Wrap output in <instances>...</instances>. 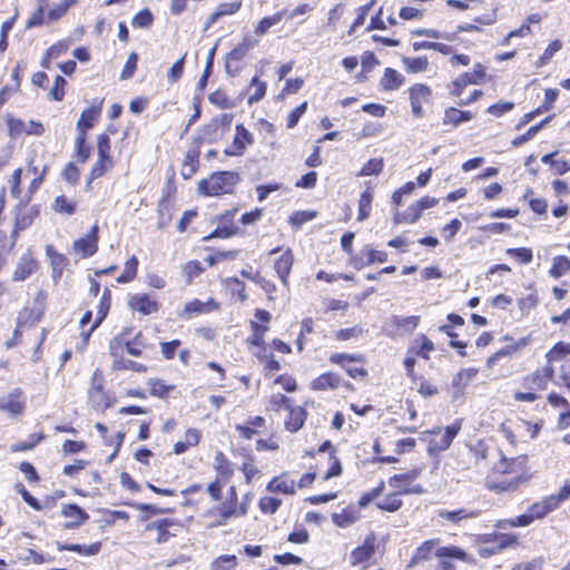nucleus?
Returning a JSON list of instances; mask_svg holds the SVG:
<instances>
[{
    "label": "nucleus",
    "instance_id": "1",
    "mask_svg": "<svg viewBox=\"0 0 570 570\" xmlns=\"http://www.w3.org/2000/svg\"><path fill=\"white\" fill-rule=\"evenodd\" d=\"M239 180V175L235 171L214 173L209 178L198 183V191L206 196L229 194Z\"/></svg>",
    "mask_w": 570,
    "mask_h": 570
},
{
    "label": "nucleus",
    "instance_id": "2",
    "mask_svg": "<svg viewBox=\"0 0 570 570\" xmlns=\"http://www.w3.org/2000/svg\"><path fill=\"white\" fill-rule=\"evenodd\" d=\"M236 135L230 147L225 149L227 156H242L247 146L254 142L253 134L242 124L236 125Z\"/></svg>",
    "mask_w": 570,
    "mask_h": 570
},
{
    "label": "nucleus",
    "instance_id": "3",
    "mask_svg": "<svg viewBox=\"0 0 570 570\" xmlns=\"http://www.w3.org/2000/svg\"><path fill=\"white\" fill-rule=\"evenodd\" d=\"M342 385L348 390L353 389L351 383L344 382L341 375L333 372L321 374L311 382V389L315 391L336 390Z\"/></svg>",
    "mask_w": 570,
    "mask_h": 570
},
{
    "label": "nucleus",
    "instance_id": "4",
    "mask_svg": "<svg viewBox=\"0 0 570 570\" xmlns=\"http://www.w3.org/2000/svg\"><path fill=\"white\" fill-rule=\"evenodd\" d=\"M98 225H94L88 235L73 243V250L86 258L92 256L98 249Z\"/></svg>",
    "mask_w": 570,
    "mask_h": 570
},
{
    "label": "nucleus",
    "instance_id": "5",
    "mask_svg": "<svg viewBox=\"0 0 570 570\" xmlns=\"http://www.w3.org/2000/svg\"><path fill=\"white\" fill-rule=\"evenodd\" d=\"M37 215L38 210L35 208L23 207L19 209V212L16 215L14 227L11 234L12 239L10 245L8 246V250H11L13 248L19 233L28 228L32 224Z\"/></svg>",
    "mask_w": 570,
    "mask_h": 570
},
{
    "label": "nucleus",
    "instance_id": "6",
    "mask_svg": "<svg viewBox=\"0 0 570 570\" xmlns=\"http://www.w3.org/2000/svg\"><path fill=\"white\" fill-rule=\"evenodd\" d=\"M128 305L131 309L137 311L142 315H150L159 309L158 302L151 298L148 294L131 295L128 299Z\"/></svg>",
    "mask_w": 570,
    "mask_h": 570
},
{
    "label": "nucleus",
    "instance_id": "7",
    "mask_svg": "<svg viewBox=\"0 0 570 570\" xmlns=\"http://www.w3.org/2000/svg\"><path fill=\"white\" fill-rule=\"evenodd\" d=\"M0 410L12 415H20L24 410V397L21 390L16 389L9 394L0 397Z\"/></svg>",
    "mask_w": 570,
    "mask_h": 570
},
{
    "label": "nucleus",
    "instance_id": "8",
    "mask_svg": "<svg viewBox=\"0 0 570 570\" xmlns=\"http://www.w3.org/2000/svg\"><path fill=\"white\" fill-rule=\"evenodd\" d=\"M89 400L91 405L97 411H102L110 406L109 399L105 395L102 390L101 377L95 373L91 379V385L89 389Z\"/></svg>",
    "mask_w": 570,
    "mask_h": 570
},
{
    "label": "nucleus",
    "instance_id": "9",
    "mask_svg": "<svg viewBox=\"0 0 570 570\" xmlns=\"http://www.w3.org/2000/svg\"><path fill=\"white\" fill-rule=\"evenodd\" d=\"M252 46L253 45L249 41L245 40L243 43L227 53L225 68L229 76L234 77L238 73L239 66L237 62H239L247 55Z\"/></svg>",
    "mask_w": 570,
    "mask_h": 570
},
{
    "label": "nucleus",
    "instance_id": "10",
    "mask_svg": "<svg viewBox=\"0 0 570 570\" xmlns=\"http://www.w3.org/2000/svg\"><path fill=\"white\" fill-rule=\"evenodd\" d=\"M553 374L552 367H546L538 370L530 375H527L522 380L523 387L531 391H542L547 387V381Z\"/></svg>",
    "mask_w": 570,
    "mask_h": 570
},
{
    "label": "nucleus",
    "instance_id": "11",
    "mask_svg": "<svg viewBox=\"0 0 570 570\" xmlns=\"http://www.w3.org/2000/svg\"><path fill=\"white\" fill-rule=\"evenodd\" d=\"M116 344H119L118 338H114L109 345L110 354L114 357V364H112L114 370H117V371L129 370V371L138 372V373L147 371L146 365H144L141 363H137L132 360L124 358V357L119 356L116 352V346H115Z\"/></svg>",
    "mask_w": 570,
    "mask_h": 570
},
{
    "label": "nucleus",
    "instance_id": "12",
    "mask_svg": "<svg viewBox=\"0 0 570 570\" xmlns=\"http://www.w3.org/2000/svg\"><path fill=\"white\" fill-rule=\"evenodd\" d=\"M61 514L70 521L63 524L65 529H75L80 527L83 522L89 519L88 513L77 504H63Z\"/></svg>",
    "mask_w": 570,
    "mask_h": 570
},
{
    "label": "nucleus",
    "instance_id": "13",
    "mask_svg": "<svg viewBox=\"0 0 570 570\" xmlns=\"http://www.w3.org/2000/svg\"><path fill=\"white\" fill-rule=\"evenodd\" d=\"M375 552V538L373 535L366 537L364 543L355 548L351 552V563L353 566L368 561Z\"/></svg>",
    "mask_w": 570,
    "mask_h": 570
},
{
    "label": "nucleus",
    "instance_id": "14",
    "mask_svg": "<svg viewBox=\"0 0 570 570\" xmlns=\"http://www.w3.org/2000/svg\"><path fill=\"white\" fill-rule=\"evenodd\" d=\"M38 268V263L30 255L22 256L12 274L14 282H22L30 277Z\"/></svg>",
    "mask_w": 570,
    "mask_h": 570
},
{
    "label": "nucleus",
    "instance_id": "15",
    "mask_svg": "<svg viewBox=\"0 0 570 570\" xmlns=\"http://www.w3.org/2000/svg\"><path fill=\"white\" fill-rule=\"evenodd\" d=\"M485 67L481 63H475L473 70L470 72H464L460 75L454 81L453 85L459 87H466L469 85H479L485 78Z\"/></svg>",
    "mask_w": 570,
    "mask_h": 570
},
{
    "label": "nucleus",
    "instance_id": "16",
    "mask_svg": "<svg viewBox=\"0 0 570 570\" xmlns=\"http://www.w3.org/2000/svg\"><path fill=\"white\" fill-rule=\"evenodd\" d=\"M294 263V256L291 249H286L275 262L274 268L284 286L288 285V276Z\"/></svg>",
    "mask_w": 570,
    "mask_h": 570
},
{
    "label": "nucleus",
    "instance_id": "17",
    "mask_svg": "<svg viewBox=\"0 0 570 570\" xmlns=\"http://www.w3.org/2000/svg\"><path fill=\"white\" fill-rule=\"evenodd\" d=\"M111 293L108 288H105L102 295L99 301L97 318L90 330L83 334V340L87 343L90 334L100 325V323L106 318L109 308H110Z\"/></svg>",
    "mask_w": 570,
    "mask_h": 570
},
{
    "label": "nucleus",
    "instance_id": "18",
    "mask_svg": "<svg viewBox=\"0 0 570 570\" xmlns=\"http://www.w3.org/2000/svg\"><path fill=\"white\" fill-rule=\"evenodd\" d=\"M438 515L453 524H458L466 519H475L480 515L478 510L459 509L456 511L439 510Z\"/></svg>",
    "mask_w": 570,
    "mask_h": 570
},
{
    "label": "nucleus",
    "instance_id": "19",
    "mask_svg": "<svg viewBox=\"0 0 570 570\" xmlns=\"http://www.w3.org/2000/svg\"><path fill=\"white\" fill-rule=\"evenodd\" d=\"M403 82L404 77L392 68H386L383 77L381 78V86L385 90H396L403 85Z\"/></svg>",
    "mask_w": 570,
    "mask_h": 570
},
{
    "label": "nucleus",
    "instance_id": "20",
    "mask_svg": "<svg viewBox=\"0 0 570 570\" xmlns=\"http://www.w3.org/2000/svg\"><path fill=\"white\" fill-rule=\"evenodd\" d=\"M269 492L295 493V482L285 475L274 478L267 485Z\"/></svg>",
    "mask_w": 570,
    "mask_h": 570
},
{
    "label": "nucleus",
    "instance_id": "21",
    "mask_svg": "<svg viewBox=\"0 0 570 570\" xmlns=\"http://www.w3.org/2000/svg\"><path fill=\"white\" fill-rule=\"evenodd\" d=\"M100 542H95L89 546H81V544H65L57 542V548L59 551H73L80 554L85 556H96L100 551Z\"/></svg>",
    "mask_w": 570,
    "mask_h": 570
},
{
    "label": "nucleus",
    "instance_id": "22",
    "mask_svg": "<svg viewBox=\"0 0 570 570\" xmlns=\"http://www.w3.org/2000/svg\"><path fill=\"white\" fill-rule=\"evenodd\" d=\"M525 466V458L505 459L502 458L497 469L501 473H522Z\"/></svg>",
    "mask_w": 570,
    "mask_h": 570
},
{
    "label": "nucleus",
    "instance_id": "23",
    "mask_svg": "<svg viewBox=\"0 0 570 570\" xmlns=\"http://www.w3.org/2000/svg\"><path fill=\"white\" fill-rule=\"evenodd\" d=\"M175 523L169 519H161L154 521L147 525L148 530H156L158 532L157 535V543H164L166 542L171 533L169 532V527L174 525Z\"/></svg>",
    "mask_w": 570,
    "mask_h": 570
},
{
    "label": "nucleus",
    "instance_id": "24",
    "mask_svg": "<svg viewBox=\"0 0 570 570\" xmlns=\"http://www.w3.org/2000/svg\"><path fill=\"white\" fill-rule=\"evenodd\" d=\"M553 498H550V495L546 499H543L540 502L533 503L529 511L531 512L532 517L535 519H541L546 517L549 512L557 509L556 503L553 501Z\"/></svg>",
    "mask_w": 570,
    "mask_h": 570
},
{
    "label": "nucleus",
    "instance_id": "25",
    "mask_svg": "<svg viewBox=\"0 0 570 570\" xmlns=\"http://www.w3.org/2000/svg\"><path fill=\"white\" fill-rule=\"evenodd\" d=\"M289 416L286 420V429L292 432L298 431L305 421V411L302 407H291L289 406Z\"/></svg>",
    "mask_w": 570,
    "mask_h": 570
},
{
    "label": "nucleus",
    "instance_id": "26",
    "mask_svg": "<svg viewBox=\"0 0 570 570\" xmlns=\"http://www.w3.org/2000/svg\"><path fill=\"white\" fill-rule=\"evenodd\" d=\"M217 307H218V305L214 301L203 303L198 299H194V301L189 302L188 304H186L184 313L188 317H191L195 314L209 312L212 309H216Z\"/></svg>",
    "mask_w": 570,
    "mask_h": 570
},
{
    "label": "nucleus",
    "instance_id": "27",
    "mask_svg": "<svg viewBox=\"0 0 570 570\" xmlns=\"http://www.w3.org/2000/svg\"><path fill=\"white\" fill-rule=\"evenodd\" d=\"M402 62L404 65L405 70L411 73L424 72L428 70L429 67V60L426 57H403Z\"/></svg>",
    "mask_w": 570,
    "mask_h": 570
},
{
    "label": "nucleus",
    "instance_id": "28",
    "mask_svg": "<svg viewBox=\"0 0 570 570\" xmlns=\"http://www.w3.org/2000/svg\"><path fill=\"white\" fill-rule=\"evenodd\" d=\"M372 202H373V193L370 188H367L361 194V197L358 200L357 220L363 222L370 217Z\"/></svg>",
    "mask_w": 570,
    "mask_h": 570
},
{
    "label": "nucleus",
    "instance_id": "29",
    "mask_svg": "<svg viewBox=\"0 0 570 570\" xmlns=\"http://www.w3.org/2000/svg\"><path fill=\"white\" fill-rule=\"evenodd\" d=\"M214 468L224 478H230L234 473L233 463L220 451L215 455Z\"/></svg>",
    "mask_w": 570,
    "mask_h": 570
},
{
    "label": "nucleus",
    "instance_id": "30",
    "mask_svg": "<svg viewBox=\"0 0 570 570\" xmlns=\"http://www.w3.org/2000/svg\"><path fill=\"white\" fill-rule=\"evenodd\" d=\"M570 271V259L567 256H557L553 258L549 274L553 278H559Z\"/></svg>",
    "mask_w": 570,
    "mask_h": 570
},
{
    "label": "nucleus",
    "instance_id": "31",
    "mask_svg": "<svg viewBox=\"0 0 570 570\" xmlns=\"http://www.w3.org/2000/svg\"><path fill=\"white\" fill-rule=\"evenodd\" d=\"M357 520V515L355 512L344 509L341 512L332 514V521L335 525L340 528H346L353 524Z\"/></svg>",
    "mask_w": 570,
    "mask_h": 570
},
{
    "label": "nucleus",
    "instance_id": "32",
    "mask_svg": "<svg viewBox=\"0 0 570 570\" xmlns=\"http://www.w3.org/2000/svg\"><path fill=\"white\" fill-rule=\"evenodd\" d=\"M401 494V491L389 494L383 501L377 503V508L389 512L397 511L402 507Z\"/></svg>",
    "mask_w": 570,
    "mask_h": 570
},
{
    "label": "nucleus",
    "instance_id": "33",
    "mask_svg": "<svg viewBox=\"0 0 570 570\" xmlns=\"http://www.w3.org/2000/svg\"><path fill=\"white\" fill-rule=\"evenodd\" d=\"M99 109L89 108L82 111L80 118L77 121V129L79 132L83 130L86 134V129H89L94 126V121L97 118Z\"/></svg>",
    "mask_w": 570,
    "mask_h": 570
},
{
    "label": "nucleus",
    "instance_id": "34",
    "mask_svg": "<svg viewBox=\"0 0 570 570\" xmlns=\"http://www.w3.org/2000/svg\"><path fill=\"white\" fill-rule=\"evenodd\" d=\"M476 374L478 370L473 367L461 370L453 377L452 384L454 387L463 389L475 377Z\"/></svg>",
    "mask_w": 570,
    "mask_h": 570
},
{
    "label": "nucleus",
    "instance_id": "35",
    "mask_svg": "<svg viewBox=\"0 0 570 570\" xmlns=\"http://www.w3.org/2000/svg\"><path fill=\"white\" fill-rule=\"evenodd\" d=\"M570 354V344L564 342L557 343L547 354L546 357L549 363L560 361Z\"/></svg>",
    "mask_w": 570,
    "mask_h": 570
},
{
    "label": "nucleus",
    "instance_id": "36",
    "mask_svg": "<svg viewBox=\"0 0 570 570\" xmlns=\"http://www.w3.org/2000/svg\"><path fill=\"white\" fill-rule=\"evenodd\" d=\"M148 385L150 387V394L158 397L167 396L168 393L175 389L174 385H166L159 379H150Z\"/></svg>",
    "mask_w": 570,
    "mask_h": 570
},
{
    "label": "nucleus",
    "instance_id": "37",
    "mask_svg": "<svg viewBox=\"0 0 570 570\" xmlns=\"http://www.w3.org/2000/svg\"><path fill=\"white\" fill-rule=\"evenodd\" d=\"M138 259L136 256L130 257L125 264V271L117 277L118 283H127L135 278L137 273Z\"/></svg>",
    "mask_w": 570,
    "mask_h": 570
},
{
    "label": "nucleus",
    "instance_id": "38",
    "mask_svg": "<svg viewBox=\"0 0 570 570\" xmlns=\"http://www.w3.org/2000/svg\"><path fill=\"white\" fill-rule=\"evenodd\" d=\"M52 207L57 213L71 215L76 210V203L69 200L66 196H58L56 197Z\"/></svg>",
    "mask_w": 570,
    "mask_h": 570
},
{
    "label": "nucleus",
    "instance_id": "39",
    "mask_svg": "<svg viewBox=\"0 0 570 570\" xmlns=\"http://www.w3.org/2000/svg\"><path fill=\"white\" fill-rule=\"evenodd\" d=\"M384 166L383 158H372L362 167L357 176L379 175Z\"/></svg>",
    "mask_w": 570,
    "mask_h": 570
},
{
    "label": "nucleus",
    "instance_id": "40",
    "mask_svg": "<svg viewBox=\"0 0 570 570\" xmlns=\"http://www.w3.org/2000/svg\"><path fill=\"white\" fill-rule=\"evenodd\" d=\"M250 88H254V92L249 95L248 104L253 105L265 96L266 83L261 81L257 77H254L250 81Z\"/></svg>",
    "mask_w": 570,
    "mask_h": 570
},
{
    "label": "nucleus",
    "instance_id": "41",
    "mask_svg": "<svg viewBox=\"0 0 570 570\" xmlns=\"http://www.w3.org/2000/svg\"><path fill=\"white\" fill-rule=\"evenodd\" d=\"M283 14L277 12L272 17L263 18L255 29V33L258 36L265 35L273 26L277 24L282 20Z\"/></svg>",
    "mask_w": 570,
    "mask_h": 570
},
{
    "label": "nucleus",
    "instance_id": "42",
    "mask_svg": "<svg viewBox=\"0 0 570 570\" xmlns=\"http://www.w3.org/2000/svg\"><path fill=\"white\" fill-rule=\"evenodd\" d=\"M76 153L78 160L81 163H86L90 156V148L86 146V134L83 130L76 138Z\"/></svg>",
    "mask_w": 570,
    "mask_h": 570
},
{
    "label": "nucleus",
    "instance_id": "43",
    "mask_svg": "<svg viewBox=\"0 0 570 570\" xmlns=\"http://www.w3.org/2000/svg\"><path fill=\"white\" fill-rule=\"evenodd\" d=\"M154 21L153 13L148 9L140 10L131 21L134 28H148Z\"/></svg>",
    "mask_w": 570,
    "mask_h": 570
},
{
    "label": "nucleus",
    "instance_id": "44",
    "mask_svg": "<svg viewBox=\"0 0 570 570\" xmlns=\"http://www.w3.org/2000/svg\"><path fill=\"white\" fill-rule=\"evenodd\" d=\"M436 556L440 558H452L459 560H466V553L459 547H442L436 550Z\"/></svg>",
    "mask_w": 570,
    "mask_h": 570
},
{
    "label": "nucleus",
    "instance_id": "45",
    "mask_svg": "<svg viewBox=\"0 0 570 570\" xmlns=\"http://www.w3.org/2000/svg\"><path fill=\"white\" fill-rule=\"evenodd\" d=\"M208 99L213 105H216L222 109H229L234 107L232 100L222 90H216L215 92L210 94Z\"/></svg>",
    "mask_w": 570,
    "mask_h": 570
},
{
    "label": "nucleus",
    "instance_id": "46",
    "mask_svg": "<svg viewBox=\"0 0 570 570\" xmlns=\"http://www.w3.org/2000/svg\"><path fill=\"white\" fill-rule=\"evenodd\" d=\"M430 95V88L422 83L415 85L410 89V100L423 102L428 100Z\"/></svg>",
    "mask_w": 570,
    "mask_h": 570
},
{
    "label": "nucleus",
    "instance_id": "47",
    "mask_svg": "<svg viewBox=\"0 0 570 570\" xmlns=\"http://www.w3.org/2000/svg\"><path fill=\"white\" fill-rule=\"evenodd\" d=\"M315 216H316L315 212H307V210L295 212L291 215L289 223L292 224L293 227L299 228L303 224L312 220Z\"/></svg>",
    "mask_w": 570,
    "mask_h": 570
},
{
    "label": "nucleus",
    "instance_id": "48",
    "mask_svg": "<svg viewBox=\"0 0 570 570\" xmlns=\"http://www.w3.org/2000/svg\"><path fill=\"white\" fill-rule=\"evenodd\" d=\"M67 85V81L63 77L57 76L55 79L53 87L49 91V98L55 101H60L63 99L65 96V86Z\"/></svg>",
    "mask_w": 570,
    "mask_h": 570
},
{
    "label": "nucleus",
    "instance_id": "49",
    "mask_svg": "<svg viewBox=\"0 0 570 570\" xmlns=\"http://www.w3.org/2000/svg\"><path fill=\"white\" fill-rule=\"evenodd\" d=\"M47 253L51 258V265L53 268V277H56V275L61 274L62 268L65 266L66 258L63 255L53 252L51 246H47Z\"/></svg>",
    "mask_w": 570,
    "mask_h": 570
},
{
    "label": "nucleus",
    "instance_id": "50",
    "mask_svg": "<svg viewBox=\"0 0 570 570\" xmlns=\"http://www.w3.org/2000/svg\"><path fill=\"white\" fill-rule=\"evenodd\" d=\"M281 504L282 501L273 497H264L259 500V508L264 513H275Z\"/></svg>",
    "mask_w": 570,
    "mask_h": 570
},
{
    "label": "nucleus",
    "instance_id": "51",
    "mask_svg": "<svg viewBox=\"0 0 570 570\" xmlns=\"http://www.w3.org/2000/svg\"><path fill=\"white\" fill-rule=\"evenodd\" d=\"M76 2H77V0H61V2L59 4L55 6L49 11V14H48L49 19L57 20V19L61 18L68 11V9Z\"/></svg>",
    "mask_w": 570,
    "mask_h": 570
},
{
    "label": "nucleus",
    "instance_id": "52",
    "mask_svg": "<svg viewBox=\"0 0 570 570\" xmlns=\"http://www.w3.org/2000/svg\"><path fill=\"white\" fill-rule=\"evenodd\" d=\"M253 337L249 342L253 345L262 346L264 344V335L268 331V327L265 325H261L257 322H252Z\"/></svg>",
    "mask_w": 570,
    "mask_h": 570
},
{
    "label": "nucleus",
    "instance_id": "53",
    "mask_svg": "<svg viewBox=\"0 0 570 570\" xmlns=\"http://www.w3.org/2000/svg\"><path fill=\"white\" fill-rule=\"evenodd\" d=\"M330 361L333 364H338L344 367L346 366V362H362L363 356L354 354L335 353L330 356Z\"/></svg>",
    "mask_w": 570,
    "mask_h": 570
},
{
    "label": "nucleus",
    "instance_id": "54",
    "mask_svg": "<svg viewBox=\"0 0 570 570\" xmlns=\"http://www.w3.org/2000/svg\"><path fill=\"white\" fill-rule=\"evenodd\" d=\"M236 566L235 556H224L218 558L213 564L212 570H233Z\"/></svg>",
    "mask_w": 570,
    "mask_h": 570
},
{
    "label": "nucleus",
    "instance_id": "55",
    "mask_svg": "<svg viewBox=\"0 0 570 570\" xmlns=\"http://www.w3.org/2000/svg\"><path fill=\"white\" fill-rule=\"evenodd\" d=\"M185 57L186 55L178 59L168 70L167 77L169 82L175 83L181 77L185 66Z\"/></svg>",
    "mask_w": 570,
    "mask_h": 570
},
{
    "label": "nucleus",
    "instance_id": "56",
    "mask_svg": "<svg viewBox=\"0 0 570 570\" xmlns=\"http://www.w3.org/2000/svg\"><path fill=\"white\" fill-rule=\"evenodd\" d=\"M507 254L515 257L522 264H529L532 261V250L530 248L521 247V248H509Z\"/></svg>",
    "mask_w": 570,
    "mask_h": 570
},
{
    "label": "nucleus",
    "instance_id": "57",
    "mask_svg": "<svg viewBox=\"0 0 570 570\" xmlns=\"http://www.w3.org/2000/svg\"><path fill=\"white\" fill-rule=\"evenodd\" d=\"M46 298H47V295L43 291H39L36 294V296H35L36 314L32 320V323H38L40 321V318L42 317V315L45 313V307H46V305H45Z\"/></svg>",
    "mask_w": 570,
    "mask_h": 570
},
{
    "label": "nucleus",
    "instance_id": "58",
    "mask_svg": "<svg viewBox=\"0 0 570 570\" xmlns=\"http://www.w3.org/2000/svg\"><path fill=\"white\" fill-rule=\"evenodd\" d=\"M137 61H138V55L135 52L130 53L126 61V65L122 69V72L120 76L121 79H129L132 77L134 72L137 69Z\"/></svg>",
    "mask_w": 570,
    "mask_h": 570
},
{
    "label": "nucleus",
    "instance_id": "59",
    "mask_svg": "<svg viewBox=\"0 0 570 570\" xmlns=\"http://www.w3.org/2000/svg\"><path fill=\"white\" fill-rule=\"evenodd\" d=\"M306 109H307V102L304 101L299 106H297L294 110H292L287 117V128H294L297 125V122L299 121V118L305 114Z\"/></svg>",
    "mask_w": 570,
    "mask_h": 570
},
{
    "label": "nucleus",
    "instance_id": "60",
    "mask_svg": "<svg viewBox=\"0 0 570 570\" xmlns=\"http://www.w3.org/2000/svg\"><path fill=\"white\" fill-rule=\"evenodd\" d=\"M460 115H461V110L453 108V107L448 108L444 114L443 124L452 125L453 127L459 126L460 124H462V119H461Z\"/></svg>",
    "mask_w": 570,
    "mask_h": 570
},
{
    "label": "nucleus",
    "instance_id": "61",
    "mask_svg": "<svg viewBox=\"0 0 570 570\" xmlns=\"http://www.w3.org/2000/svg\"><path fill=\"white\" fill-rule=\"evenodd\" d=\"M97 148H98V156L100 158H110V156H109L110 139H109L108 135L102 134V135L98 136Z\"/></svg>",
    "mask_w": 570,
    "mask_h": 570
},
{
    "label": "nucleus",
    "instance_id": "62",
    "mask_svg": "<svg viewBox=\"0 0 570 570\" xmlns=\"http://www.w3.org/2000/svg\"><path fill=\"white\" fill-rule=\"evenodd\" d=\"M63 178L71 185H76L80 178V171L72 163L67 164L62 173Z\"/></svg>",
    "mask_w": 570,
    "mask_h": 570
},
{
    "label": "nucleus",
    "instance_id": "63",
    "mask_svg": "<svg viewBox=\"0 0 570 570\" xmlns=\"http://www.w3.org/2000/svg\"><path fill=\"white\" fill-rule=\"evenodd\" d=\"M111 164V160L110 158H100L95 163V165L92 166V169H91V178L95 179V178H98L100 176H102L107 168L110 166Z\"/></svg>",
    "mask_w": 570,
    "mask_h": 570
},
{
    "label": "nucleus",
    "instance_id": "64",
    "mask_svg": "<svg viewBox=\"0 0 570 570\" xmlns=\"http://www.w3.org/2000/svg\"><path fill=\"white\" fill-rule=\"evenodd\" d=\"M543 559L538 558L528 562L519 563L512 570H542Z\"/></svg>",
    "mask_w": 570,
    "mask_h": 570
}]
</instances>
